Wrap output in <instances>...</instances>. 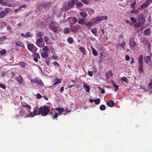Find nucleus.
<instances>
[{
    "label": "nucleus",
    "mask_w": 152,
    "mask_h": 152,
    "mask_svg": "<svg viewBox=\"0 0 152 152\" xmlns=\"http://www.w3.org/2000/svg\"><path fill=\"white\" fill-rule=\"evenodd\" d=\"M50 106L48 105H44L38 108V114H40L43 116L48 115L50 111Z\"/></svg>",
    "instance_id": "1"
},
{
    "label": "nucleus",
    "mask_w": 152,
    "mask_h": 152,
    "mask_svg": "<svg viewBox=\"0 0 152 152\" xmlns=\"http://www.w3.org/2000/svg\"><path fill=\"white\" fill-rule=\"evenodd\" d=\"M38 108H39L38 107H35L34 109L33 113H29V115H26V116H24V115L25 114L24 109H23V108H21V111H22V113H21V115L22 116H23L25 118L28 117L29 116H30L31 117H32L35 115H39V114H38V113H37L38 110Z\"/></svg>",
    "instance_id": "2"
},
{
    "label": "nucleus",
    "mask_w": 152,
    "mask_h": 152,
    "mask_svg": "<svg viewBox=\"0 0 152 152\" xmlns=\"http://www.w3.org/2000/svg\"><path fill=\"white\" fill-rule=\"evenodd\" d=\"M143 55L142 54L137 58L139 64L138 71L140 74L142 73L143 72Z\"/></svg>",
    "instance_id": "3"
},
{
    "label": "nucleus",
    "mask_w": 152,
    "mask_h": 152,
    "mask_svg": "<svg viewBox=\"0 0 152 152\" xmlns=\"http://www.w3.org/2000/svg\"><path fill=\"white\" fill-rule=\"evenodd\" d=\"M31 81L34 84H37L41 86H43L44 84L41 80L38 78H34L31 80Z\"/></svg>",
    "instance_id": "4"
},
{
    "label": "nucleus",
    "mask_w": 152,
    "mask_h": 152,
    "mask_svg": "<svg viewBox=\"0 0 152 152\" xmlns=\"http://www.w3.org/2000/svg\"><path fill=\"white\" fill-rule=\"evenodd\" d=\"M27 48L29 50L33 53L36 51L37 50V48L32 44H28Z\"/></svg>",
    "instance_id": "5"
},
{
    "label": "nucleus",
    "mask_w": 152,
    "mask_h": 152,
    "mask_svg": "<svg viewBox=\"0 0 152 152\" xmlns=\"http://www.w3.org/2000/svg\"><path fill=\"white\" fill-rule=\"evenodd\" d=\"M73 24H71L70 26V30L72 32L76 33L77 32V30L80 27V26L77 24L73 26Z\"/></svg>",
    "instance_id": "6"
},
{
    "label": "nucleus",
    "mask_w": 152,
    "mask_h": 152,
    "mask_svg": "<svg viewBox=\"0 0 152 152\" xmlns=\"http://www.w3.org/2000/svg\"><path fill=\"white\" fill-rule=\"evenodd\" d=\"M151 3H152V0H147L144 3L142 4L141 7L142 9H144L148 7V5Z\"/></svg>",
    "instance_id": "7"
},
{
    "label": "nucleus",
    "mask_w": 152,
    "mask_h": 152,
    "mask_svg": "<svg viewBox=\"0 0 152 152\" xmlns=\"http://www.w3.org/2000/svg\"><path fill=\"white\" fill-rule=\"evenodd\" d=\"M3 4L5 6L13 7L16 6V4L13 1H8V2H6L4 3Z\"/></svg>",
    "instance_id": "8"
},
{
    "label": "nucleus",
    "mask_w": 152,
    "mask_h": 152,
    "mask_svg": "<svg viewBox=\"0 0 152 152\" xmlns=\"http://www.w3.org/2000/svg\"><path fill=\"white\" fill-rule=\"evenodd\" d=\"M15 80L18 82L19 84H22L23 82V79L21 76L19 75L18 76H16Z\"/></svg>",
    "instance_id": "9"
},
{
    "label": "nucleus",
    "mask_w": 152,
    "mask_h": 152,
    "mask_svg": "<svg viewBox=\"0 0 152 152\" xmlns=\"http://www.w3.org/2000/svg\"><path fill=\"white\" fill-rule=\"evenodd\" d=\"M138 20L142 23H144L145 22V19L144 16L142 14L140 15L138 17Z\"/></svg>",
    "instance_id": "10"
},
{
    "label": "nucleus",
    "mask_w": 152,
    "mask_h": 152,
    "mask_svg": "<svg viewBox=\"0 0 152 152\" xmlns=\"http://www.w3.org/2000/svg\"><path fill=\"white\" fill-rule=\"evenodd\" d=\"M107 19V17L106 16H97L96 17V20L97 21H101L102 20H106Z\"/></svg>",
    "instance_id": "11"
},
{
    "label": "nucleus",
    "mask_w": 152,
    "mask_h": 152,
    "mask_svg": "<svg viewBox=\"0 0 152 152\" xmlns=\"http://www.w3.org/2000/svg\"><path fill=\"white\" fill-rule=\"evenodd\" d=\"M21 37L24 38L28 37H32L33 34H31L30 32H28L26 34H24L23 33H21L20 34Z\"/></svg>",
    "instance_id": "12"
},
{
    "label": "nucleus",
    "mask_w": 152,
    "mask_h": 152,
    "mask_svg": "<svg viewBox=\"0 0 152 152\" xmlns=\"http://www.w3.org/2000/svg\"><path fill=\"white\" fill-rule=\"evenodd\" d=\"M129 41V44L131 47H133L136 45V42L134 41V38L132 37L130 39Z\"/></svg>",
    "instance_id": "13"
},
{
    "label": "nucleus",
    "mask_w": 152,
    "mask_h": 152,
    "mask_svg": "<svg viewBox=\"0 0 152 152\" xmlns=\"http://www.w3.org/2000/svg\"><path fill=\"white\" fill-rule=\"evenodd\" d=\"M78 0H71L68 2V6L69 7H72L75 4Z\"/></svg>",
    "instance_id": "14"
},
{
    "label": "nucleus",
    "mask_w": 152,
    "mask_h": 152,
    "mask_svg": "<svg viewBox=\"0 0 152 152\" xmlns=\"http://www.w3.org/2000/svg\"><path fill=\"white\" fill-rule=\"evenodd\" d=\"M41 6L45 8H49L51 6V3H45L41 4Z\"/></svg>",
    "instance_id": "15"
},
{
    "label": "nucleus",
    "mask_w": 152,
    "mask_h": 152,
    "mask_svg": "<svg viewBox=\"0 0 152 152\" xmlns=\"http://www.w3.org/2000/svg\"><path fill=\"white\" fill-rule=\"evenodd\" d=\"M144 61L145 63L148 64L151 63V60L150 56H146L145 58Z\"/></svg>",
    "instance_id": "16"
},
{
    "label": "nucleus",
    "mask_w": 152,
    "mask_h": 152,
    "mask_svg": "<svg viewBox=\"0 0 152 152\" xmlns=\"http://www.w3.org/2000/svg\"><path fill=\"white\" fill-rule=\"evenodd\" d=\"M91 31L94 36L96 37L98 36V35L97 34V28L96 27H95L92 29H91Z\"/></svg>",
    "instance_id": "17"
},
{
    "label": "nucleus",
    "mask_w": 152,
    "mask_h": 152,
    "mask_svg": "<svg viewBox=\"0 0 152 152\" xmlns=\"http://www.w3.org/2000/svg\"><path fill=\"white\" fill-rule=\"evenodd\" d=\"M107 104L108 106L112 107L114 106L115 103L113 100H110L109 102L107 103Z\"/></svg>",
    "instance_id": "18"
},
{
    "label": "nucleus",
    "mask_w": 152,
    "mask_h": 152,
    "mask_svg": "<svg viewBox=\"0 0 152 152\" xmlns=\"http://www.w3.org/2000/svg\"><path fill=\"white\" fill-rule=\"evenodd\" d=\"M86 10L88 11V14L90 15H93L94 12V10L92 9L86 8Z\"/></svg>",
    "instance_id": "19"
},
{
    "label": "nucleus",
    "mask_w": 152,
    "mask_h": 152,
    "mask_svg": "<svg viewBox=\"0 0 152 152\" xmlns=\"http://www.w3.org/2000/svg\"><path fill=\"white\" fill-rule=\"evenodd\" d=\"M113 74L111 70L108 71L105 74V75L108 79L110 77H112L113 76Z\"/></svg>",
    "instance_id": "20"
},
{
    "label": "nucleus",
    "mask_w": 152,
    "mask_h": 152,
    "mask_svg": "<svg viewBox=\"0 0 152 152\" xmlns=\"http://www.w3.org/2000/svg\"><path fill=\"white\" fill-rule=\"evenodd\" d=\"M126 45V43L125 42H123L122 44L118 43L117 45V47H122L123 49L124 48V47Z\"/></svg>",
    "instance_id": "21"
},
{
    "label": "nucleus",
    "mask_w": 152,
    "mask_h": 152,
    "mask_svg": "<svg viewBox=\"0 0 152 152\" xmlns=\"http://www.w3.org/2000/svg\"><path fill=\"white\" fill-rule=\"evenodd\" d=\"M112 83L113 86L115 88V91H117L118 90L119 88V86L118 85L116 84L112 80L111 81Z\"/></svg>",
    "instance_id": "22"
},
{
    "label": "nucleus",
    "mask_w": 152,
    "mask_h": 152,
    "mask_svg": "<svg viewBox=\"0 0 152 152\" xmlns=\"http://www.w3.org/2000/svg\"><path fill=\"white\" fill-rule=\"evenodd\" d=\"M83 4L80 1H78L76 4V8L78 9L83 6Z\"/></svg>",
    "instance_id": "23"
},
{
    "label": "nucleus",
    "mask_w": 152,
    "mask_h": 152,
    "mask_svg": "<svg viewBox=\"0 0 152 152\" xmlns=\"http://www.w3.org/2000/svg\"><path fill=\"white\" fill-rule=\"evenodd\" d=\"M67 42L70 44H72L73 43L74 39L71 37H68L67 39Z\"/></svg>",
    "instance_id": "24"
},
{
    "label": "nucleus",
    "mask_w": 152,
    "mask_h": 152,
    "mask_svg": "<svg viewBox=\"0 0 152 152\" xmlns=\"http://www.w3.org/2000/svg\"><path fill=\"white\" fill-rule=\"evenodd\" d=\"M78 23L79 24H81L82 25H85V24L86 23V21L84 19H81L79 20L78 21Z\"/></svg>",
    "instance_id": "25"
},
{
    "label": "nucleus",
    "mask_w": 152,
    "mask_h": 152,
    "mask_svg": "<svg viewBox=\"0 0 152 152\" xmlns=\"http://www.w3.org/2000/svg\"><path fill=\"white\" fill-rule=\"evenodd\" d=\"M79 15L83 18H86L88 16L87 13L84 12H80L79 13Z\"/></svg>",
    "instance_id": "26"
},
{
    "label": "nucleus",
    "mask_w": 152,
    "mask_h": 152,
    "mask_svg": "<svg viewBox=\"0 0 152 152\" xmlns=\"http://www.w3.org/2000/svg\"><path fill=\"white\" fill-rule=\"evenodd\" d=\"M151 32L150 29V28H148L145 31L144 33L145 35L148 36L151 34Z\"/></svg>",
    "instance_id": "27"
},
{
    "label": "nucleus",
    "mask_w": 152,
    "mask_h": 152,
    "mask_svg": "<svg viewBox=\"0 0 152 152\" xmlns=\"http://www.w3.org/2000/svg\"><path fill=\"white\" fill-rule=\"evenodd\" d=\"M6 12L4 11H1L0 12V18H3L6 15Z\"/></svg>",
    "instance_id": "28"
},
{
    "label": "nucleus",
    "mask_w": 152,
    "mask_h": 152,
    "mask_svg": "<svg viewBox=\"0 0 152 152\" xmlns=\"http://www.w3.org/2000/svg\"><path fill=\"white\" fill-rule=\"evenodd\" d=\"M61 79H59L58 78H56V81L53 84V86H54L56 84H58L61 83Z\"/></svg>",
    "instance_id": "29"
},
{
    "label": "nucleus",
    "mask_w": 152,
    "mask_h": 152,
    "mask_svg": "<svg viewBox=\"0 0 152 152\" xmlns=\"http://www.w3.org/2000/svg\"><path fill=\"white\" fill-rule=\"evenodd\" d=\"M56 110H58L60 113H63L65 112V110L63 108L58 107L55 108Z\"/></svg>",
    "instance_id": "30"
},
{
    "label": "nucleus",
    "mask_w": 152,
    "mask_h": 152,
    "mask_svg": "<svg viewBox=\"0 0 152 152\" xmlns=\"http://www.w3.org/2000/svg\"><path fill=\"white\" fill-rule=\"evenodd\" d=\"M92 23L90 21H88L87 23H86L85 25L88 28H90L92 26Z\"/></svg>",
    "instance_id": "31"
},
{
    "label": "nucleus",
    "mask_w": 152,
    "mask_h": 152,
    "mask_svg": "<svg viewBox=\"0 0 152 152\" xmlns=\"http://www.w3.org/2000/svg\"><path fill=\"white\" fill-rule=\"evenodd\" d=\"M83 87L85 88L86 92H89L90 91V88L88 86L84 85L83 86Z\"/></svg>",
    "instance_id": "32"
},
{
    "label": "nucleus",
    "mask_w": 152,
    "mask_h": 152,
    "mask_svg": "<svg viewBox=\"0 0 152 152\" xmlns=\"http://www.w3.org/2000/svg\"><path fill=\"white\" fill-rule=\"evenodd\" d=\"M41 56L44 58H46L48 56V54L47 52L42 53L41 54Z\"/></svg>",
    "instance_id": "33"
},
{
    "label": "nucleus",
    "mask_w": 152,
    "mask_h": 152,
    "mask_svg": "<svg viewBox=\"0 0 152 152\" xmlns=\"http://www.w3.org/2000/svg\"><path fill=\"white\" fill-rule=\"evenodd\" d=\"M51 28L54 32H57L58 31V27L55 26H52L51 27Z\"/></svg>",
    "instance_id": "34"
},
{
    "label": "nucleus",
    "mask_w": 152,
    "mask_h": 152,
    "mask_svg": "<svg viewBox=\"0 0 152 152\" xmlns=\"http://www.w3.org/2000/svg\"><path fill=\"white\" fill-rule=\"evenodd\" d=\"M142 23L141 22L139 21L138 22L135 23L134 24V26L136 27H139L141 26V24Z\"/></svg>",
    "instance_id": "35"
},
{
    "label": "nucleus",
    "mask_w": 152,
    "mask_h": 152,
    "mask_svg": "<svg viewBox=\"0 0 152 152\" xmlns=\"http://www.w3.org/2000/svg\"><path fill=\"white\" fill-rule=\"evenodd\" d=\"M43 35L44 34L42 32H39L37 34L36 38H37L38 37H42Z\"/></svg>",
    "instance_id": "36"
},
{
    "label": "nucleus",
    "mask_w": 152,
    "mask_h": 152,
    "mask_svg": "<svg viewBox=\"0 0 152 152\" xmlns=\"http://www.w3.org/2000/svg\"><path fill=\"white\" fill-rule=\"evenodd\" d=\"M70 31V29H69V28H64L63 31V33L65 34H67Z\"/></svg>",
    "instance_id": "37"
},
{
    "label": "nucleus",
    "mask_w": 152,
    "mask_h": 152,
    "mask_svg": "<svg viewBox=\"0 0 152 152\" xmlns=\"http://www.w3.org/2000/svg\"><path fill=\"white\" fill-rule=\"evenodd\" d=\"M43 40V39L42 38L40 37L36 41V43L40 44L42 42Z\"/></svg>",
    "instance_id": "38"
},
{
    "label": "nucleus",
    "mask_w": 152,
    "mask_h": 152,
    "mask_svg": "<svg viewBox=\"0 0 152 152\" xmlns=\"http://www.w3.org/2000/svg\"><path fill=\"white\" fill-rule=\"evenodd\" d=\"M70 18L72 19V21L74 22V23L72 24H74L76 23L77 21V19L75 17H72Z\"/></svg>",
    "instance_id": "39"
},
{
    "label": "nucleus",
    "mask_w": 152,
    "mask_h": 152,
    "mask_svg": "<svg viewBox=\"0 0 152 152\" xmlns=\"http://www.w3.org/2000/svg\"><path fill=\"white\" fill-rule=\"evenodd\" d=\"M92 51V53L94 55V56H96L97 55V52L96 50L94 48H92L91 49Z\"/></svg>",
    "instance_id": "40"
},
{
    "label": "nucleus",
    "mask_w": 152,
    "mask_h": 152,
    "mask_svg": "<svg viewBox=\"0 0 152 152\" xmlns=\"http://www.w3.org/2000/svg\"><path fill=\"white\" fill-rule=\"evenodd\" d=\"M19 65L20 66L22 67L23 68H24L26 66L25 63L23 62H20L19 63Z\"/></svg>",
    "instance_id": "41"
},
{
    "label": "nucleus",
    "mask_w": 152,
    "mask_h": 152,
    "mask_svg": "<svg viewBox=\"0 0 152 152\" xmlns=\"http://www.w3.org/2000/svg\"><path fill=\"white\" fill-rule=\"evenodd\" d=\"M62 113H60L59 112L58 113H55L54 114V115L53 118H56L57 117L58 115H61L62 114Z\"/></svg>",
    "instance_id": "42"
},
{
    "label": "nucleus",
    "mask_w": 152,
    "mask_h": 152,
    "mask_svg": "<svg viewBox=\"0 0 152 152\" xmlns=\"http://www.w3.org/2000/svg\"><path fill=\"white\" fill-rule=\"evenodd\" d=\"M80 50L82 53H83L84 55L86 54V51L85 49L83 47H80L79 48Z\"/></svg>",
    "instance_id": "43"
},
{
    "label": "nucleus",
    "mask_w": 152,
    "mask_h": 152,
    "mask_svg": "<svg viewBox=\"0 0 152 152\" xmlns=\"http://www.w3.org/2000/svg\"><path fill=\"white\" fill-rule=\"evenodd\" d=\"M22 106L23 107H27L28 108L29 110H31V106L30 105L26 103L25 104V105L23 104Z\"/></svg>",
    "instance_id": "44"
},
{
    "label": "nucleus",
    "mask_w": 152,
    "mask_h": 152,
    "mask_svg": "<svg viewBox=\"0 0 152 152\" xmlns=\"http://www.w3.org/2000/svg\"><path fill=\"white\" fill-rule=\"evenodd\" d=\"M99 108L101 110H105L106 107L104 105L102 104L100 106Z\"/></svg>",
    "instance_id": "45"
},
{
    "label": "nucleus",
    "mask_w": 152,
    "mask_h": 152,
    "mask_svg": "<svg viewBox=\"0 0 152 152\" xmlns=\"http://www.w3.org/2000/svg\"><path fill=\"white\" fill-rule=\"evenodd\" d=\"M43 50L45 52H48V51L49 49L48 47L47 46H45L43 48Z\"/></svg>",
    "instance_id": "46"
},
{
    "label": "nucleus",
    "mask_w": 152,
    "mask_h": 152,
    "mask_svg": "<svg viewBox=\"0 0 152 152\" xmlns=\"http://www.w3.org/2000/svg\"><path fill=\"white\" fill-rule=\"evenodd\" d=\"M6 53V50L5 49H3L0 51V53L2 55H5Z\"/></svg>",
    "instance_id": "47"
},
{
    "label": "nucleus",
    "mask_w": 152,
    "mask_h": 152,
    "mask_svg": "<svg viewBox=\"0 0 152 152\" xmlns=\"http://www.w3.org/2000/svg\"><path fill=\"white\" fill-rule=\"evenodd\" d=\"M100 102V99L99 98L95 100L94 102L96 104H99Z\"/></svg>",
    "instance_id": "48"
},
{
    "label": "nucleus",
    "mask_w": 152,
    "mask_h": 152,
    "mask_svg": "<svg viewBox=\"0 0 152 152\" xmlns=\"http://www.w3.org/2000/svg\"><path fill=\"white\" fill-rule=\"evenodd\" d=\"M139 8H138L137 9H135L131 11V12L134 14H136L138 12V10Z\"/></svg>",
    "instance_id": "49"
},
{
    "label": "nucleus",
    "mask_w": 152,
    "mask_h": 152,
    "mask_svg": "<svg viewBox=\"0 0 152 152\" xmlns=\"http://www.w3.org/2000/svg\"><path fill=\"white\" fill-rule=\"evenodd\" d=\"M81 1L85 4H88L89 3V0H81Z\"/></svg>",
    "instance_id": "50"
},
{
    "label": "nucleus",
    "mask_w": 152,
    "mask_h": 152,
    "mask_svg": "<svg viewBox=\"0 0 152 152\" xmlns=\"http://www.w3.org/2000/svg\"><path fill=\"white\" fill-rule=\"evenodd\" d=\"M0 24H1V26L2 27L5 26L7 25V23L4 21L1 22L0 23Z\"/></svg>",
    "instance_id": "51"
},
{
    "label": "nucleus",
    "mask_w": 152,
    "mask_h": 152,
    "mask_svg": "<svg viewBox=\"0 0 152 152\" xmlns=\"http://www.w3.org/2000/svg\"><path fill=\"white\" fill-rule=\"evenodd\" d=\"M90 21L91 22L92 24L95 23L96 21H97V20H96V17L95 18H93Z\"/></svg>",
    "instance_id": "52"
},
{
    "label": "nucleus",
    "mask_w": 152,
    "mask_h": 152,
    "mask_svg": "<svg viewBox=\"0 0 152 152\" xmlns=\"http://www.w3.org/2000/svg\"><path fill=\"white\" fill-rule=\"evenodd\" d=\"M6 38L7 37L5 36H3V37H1L0 38V41H4L6 39Z\"/></svg>",
    "instance_id": "53"
},
{
    "label": "nucleus",
    "mask_w": 152,
    "mask_h": 152,
    "mask_svg": "<svg viewBox=\"0 0 152 152\" xmlns=\"http://www.w3.org/2000/svg\"><path fill=\"white\" fill-rule=\"evenodd\" d=\"M0 87L4 89H5L6 88L5 85L2 83H0Z\"/></svg>",
    "instance_id": "54"
},
{
    "label": "nucleus",
    "mask_w": 152,
    "mask_h": 152,
    "mask_svg": "<svg viewBox=\"0 0 152 152\" xmlns=\"http://www.w3.org/2000/svg\"><path fill=\"white\" fill-rule=\"evenodd\" d=\"M136 2L134 1L131 4V6L132 9H134L135 8V6L136 4Z\"/></svg>",
    "instance_id": "55"
},
{
    "label": "nucleus",
    "mask_w": 152,
    "mask_h": 152,
    "mask_svg": "<svg viewBox=\"0 0 152 152\" xmlns=\"http://www.w3.org/2000/svg\"><path fill=\"white\" fill-rule=\"evenodd\" d=\"M34 57L37 58H40L39 55L38 53H35L34 54Z\"/></svg>",
    "instance_id": "56"
},
{
    "label": "nucleus",
    "mask_w": 152,
    "mask_h": 152,
    "mask_svg": "<svg viewBox=\"0 0 152 152\" xmlns=\"http://www.w3.org/2000/svg\"><path fill=\"white\" fill-rule=\"evenodd\" d=\"M131 20L133 23H135L137 22L136 19L133 17L131 18Z\"/></svg>",
    "instance_id": "57"
},
{
    "label": "nucleus",
    "mask_w": 152,
    "mask_h": 152,
    "mask_svg": "<svg viewBox=\"0 0 152 152\" xmlns=\"http://www.w3.org/2000/svg\"><path fill=\"white\" fill-rule=\"evenodd\" d=\"M27 7V6L26 4H24L20 6L19 7V10H21L22 8H25Z\"/></svg>",
    "instance_id": "58"
},
{
    "label": "nucleus",
    "mask_w": 152,
    "mask_h": 152,
    "mask_svg": "<svg viewBox=\"0 0 152 152\" xmlns=\"http://www.w3.org/2000/svg\"><path fill=\"white\" fill-rule=\"evenodd\" d=\"M122 80L124 81L125 82H127L128 81V79L125 77H123L122 78Z\"/></svg>",
    "instance_id": "59"
},
{
    "label": "nucleus",
    "mask_w": 152,
    "mask_h": 152,
    "mask_svg": "<svg viewBox=\"0 0 152 152\" xmlns=\"http://www.w3.org/2000/svg\"><path fill=\"white\" fill-rule=\"evenodd\" d=\"M88 74L91 77L93 75V73L92 71H89L88 72Z\"/></svg>",
    "instance_id": "60"
},
{
    "label": "nucleus",
    "mask_w": 152,
    "mask_h": 152,
    "mask_svg": "<svg viewBox=\"0 0 152 152\" xmlns=\"http://www.w3.org/2000/svg\"><path fill=\"white\" fill-rule=\"evenodd\" d=\"M42 97V96L39 94L37 93V97L36 98L37 99H39L41 98Z\"/></svg>",
    "instance_id": "61"
},
{
    "label": "nucleus",
    "mask_w": 152,
    "mask_h": 152,
    "mask_svg": "<svg viewBox=\"0 0 152 152\" xmlns=\"http://www.w3.org/2000/svg\"><path fill=\"white\" fill-rule=\"evenodd\" d=\"M130 59V57L128 55H126L125 56V60L126 61H128Z\"/></svg>",
    "instance_id": "62"
},
{
    "label": "nucleus",
    "mask_w": 152,
    "mask_h": 152,
    "mask_svg": "<svg viewBox=\"0 0 152 152\" xmlns=\"http://www.w3.org/2000/svg\"><path fill=\"white\" fill-rule=\"evenodd\" d=\"M44 39L45 42H47L49 40L48 37L46 36H45L44 37Z\"/></svg>",
    "instance_id": "63"
},
{
    "label": "nucleus",
    "mask_w": 152,
    "mask_h": 152,
    "mask_svg": "<svg viewBox=\"0 0 152 152\" xmlns=\"http://www.w3.org/2000/svg\"><path fill=\"white\" fill-rule=\"evenodd\" d=\"M53 64L55 66H57L58 67L59 66V64L56 61L54 62Z\"/></svg>",
    "instance_id": "64"
}]
</instances>
